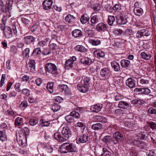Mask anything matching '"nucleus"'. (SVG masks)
Segmentation results:
<instances>
[{
  "label": "nucleus",
  "instance_id": "5701e85b",
  "mask_svg": "<svg viewBox=\"0 0 156 156\" xmlns=\"http://www.w3.org/2000/svg\"><path fill=\"white\" fill-rule=\"evenodd\" d=\"M66 20L69 23L72 24L73 23L76 21V18L73 15L68 14L65 17Z\"/></svg>",
  "mask_w": 156,
  "mask_h": 156
},
{
  "label": "nucleus",
  "instance_id": "13d9d810",
  "mask_svg": "<svg viewBox=\"0 0 156 156\" xmlns=\"http://www.w3.org/2000/svg\"><path fill=\"white\" fill-rule=\"evenodd\" d=\"M59 88L61 89L63 91H65L68 88V86L65 84H60L58 86Z\"/></svg>",
  "mask_w": 156,
  "mask_h": 156
},
{
  "label": "nucleus",
  "instance_id": "aec40b11",
  "mask_svg": "<svg viewBox=\"0 0 156 156\" xmlns=\"http://www.w3.org/2000/svg\"><path fill=\"white\" fill-rule=\"evenodd\" d=\"M77 87L78 90L81 92L86 93L89 90V87L85 85L84 84L82 85L79 84L77 85Z\"/></svg>",
  "mask_w": 156,
  "mask_h": 156
},
{
  "label": "nucleus",
  "instance_id": "2f4dec72",
  "mask_svg": "<svg viewBox=\"0 0 156 156\" xmlns=\"http://www.w3.org/2000/svg\"><path fill=\"white\" fill-rule=\"evenodd\" d=\"M133 12L136 15L138 16H140L143 13V11L142 9L139 8H134Z\"/></svg>",
  "mask_w": 156,
  "mask_h": 156
},
{
  "label": "nucleus",
  "instance_id": "e2e57ef3",
  "mask_svg": "<svg viewBox=\"0 0 156 156\" xmlns=\"http://www.w3.org/2000/svg\"><path fill=\"white\" fill-rule=\"evenodd\" d=\"M51 53V50L48 48L45 49L44 50L42 51V54L44 55H48L50 54Z\"/></svg>",
  "mask_w": 156,
  "mask_h": 156
},
{
  "label": "nucleus",
  "instance_id": "69168bd1",
  "mask_svg": "<svg viewBox=\"0 0 156 156\" xmlns=\"http://www.w3.org/2000/svg\"><path fill=\"white\" fill-rule=\"evenodd\" d=\"M101 6L98 4L94 5L93 7V9L94 11H98L100 10Z\"/></svg>",
  "mask_w": 156,
  "mask_h": 156
},
{
  "label": "nucleus",
  "instance_id": "e433bc0d",
  "mask_svg": "<svg viewBox=\"0 0 156 156\" xmlns=\"http://www.w3.org/2000/svg\"><path fill=\"white\" fill-rule=\"evenodd\" d=\"M51 108L53 112H56L60 109V106L57 104L54 103L51 105Z\"/></svg>",
  "mask_w": 156,
  "mask_h": 156
},
{
  "label": "nucleus",
  "instance_id": "9d476101",
  "mask_svg": "<svg viewBox=\"0 0 156 156\" xmlns=\"http://www.w3.org/2000/svg\"><path fill=\"white\" fill-rule=\"evenodd\" d=\"M53 3L52 0H45L43 1L42 3L43 9L45 10L51 9Z\"/></svg>",
  "mask_w": 156,
  "mask_h": 156
},
{
  "label": "nucleus",
  "instance_id": "f257e3e1",
  "mask_svg": "<svg viewBox=\"0 0 156 156\" xmlns=\"http://www.w3.org/2000/svg\"><path fill=\"white\" fill-rule=\"evenodd\" d=\"M62 147H63L61 149V152L63 153L75 152L78 151L77 145L73 143H65L62 145Z\"/></svg>",
  "mask_w": 156,
  "mask_h": 156
},
{
  "label": "nucleus",
  "instance_id": "a211bd4d",
  "mask_svg": "<svg viewBox=\"0 0 156 156\" xmlns=\"http://www.w3.org/2000/svg\"><path fill=\"white\" fill-rule=\"evenodd\" d=\"M118 106L119 108L123 109H127L129 107V105L127 102L125 101H121L119 102Z\"/></svg>",
  "mask_w": 156,
  "mask_h": 156
},
{
  "label": "nucleus",
  "instance_id": "0eeeda50",
  "mask_svg": "<svg viewBox=\"0 0 156 156\" xmlns=\"http://www.w3.org/2000/svg\"><path fill=\"white\" fill-rule=\"evenodd\" d=\"M80 117L79 113L73 111L70 113V114L66 115L65 117L66 120L69 122H72L74 118H78Z\"/></svg>",
  "mask_w": 156,
  "mask_h": 156
},
{
  "label": "nucleus",
  "instance_id": "052dcab7",
  "mask_svg": "<svg viewBox=\"0 0 156 156\" xmlns=\"http://www.w3.org/2000/svg\"><path fill=\"white\" fill-rule=\"evenodd\" d=\"M20 85L19 83H17L15 85L14 88L17 92H19L21 91L22 90L20 88Z\"/></svg>",
  "mask_w": 156,
  "mask_h": 156
},
{
  "label": "nucleus",
  "instance_id": "c03bdc74",
  "mask_svg": "<svg viewBox=\"0 0 156 156\" xmlns=\"http://www.w3.org/2000/svg\"><path fill=\"white\" fill-rule=\"evenodd\" d=\"M112 8L113 10L117 12H120L122 10L121 5L119 3H117L115 4Z\"/></svg>",
  "mask_w": 156,
  "mask_h": 156
},
{
  "label": "nucleus",
  "instance_id": "72a5a7b5",
  "mask_svg": "<svg viewBox=\"0 0 156 156\" xmlns=\"http://www.w3.org/2000/svg\"><path fill=\"white\" fill-rule=\"evenodd\" d=\"M54 85V83L52 82H49L47 84L46 88L50 93H52L53 92Z\"/></svg>",
  "mask_w": 156,
  "mask_h": 156
},
{
  "label": "nucleus",
  "instance_id": "c756f323",
  "mask_svg": "<svg viewBox=\"0 0 156 156\" xmlns=\"http://www.w3.org/2000/svg\"><path fill=\"white\" fill-rule=\"evenodd\" d=\"M115 16H108V23L110 26H112L115 25Z\"/></svg>",
  "mask_w": 156,
  "mask_h": 156
},
{
  "label": "nucleus",
  "instance_id": "ea45409f",
  "mask_svg": "<svg viewBox=\"0 0 156 156\" xmlns=\"http://www.w3.org/2000/svg\"><path fill=\"white\" fill-rule=\"evenodd\" d=\"M7 17L6 16H4L2 19V23L0 24V28L1 30L3 31L6 29V26H5V23L7 20Z\"/></svg>",
  "mask_w": 156,
  "mask_h": 156
},
{
  "label": "nucleus",
  "instance_id": "2eb2a0df",
  "mask_svg": "<svg viewBox=\"0 0 156 156\" xmlns=\"http://www.w3.org/2000/svg\"><path fill=\"white\" fill-rule=\"evenodd\" d=\"M55 139L60 142H62L66 141L62 134L59 132H56L54 135Z\"/></svg>",
  "mask_w": 156,
  "mask_h": 156
},
{
  "label": "nucleus",
  "instance_id": "ddd939ff",
  "mask_svg": "<svg viewBox=\"0 0 156 156\" xmlns=\"http://www.w3.org/2000/svg\"><path fill=\"white\" fill-rule=\"evenodd\" d=\"M3 33L5 38H9L12 37L13 32L11 27L7 26H6V29Z\"/></svg>",
  "mask_w": 156,
  "mask_h": 156
},
{
  "label": "nucleus",
  "instance_id": "4be33fe9",
  "mask_svg": "<svg viewBox=\"0 0 156 156\" xmlns=\"http://www.w3.org/2000/svg\"><path fill=\"white\" fill-rule=\"evenodd\" d=\"M92 60L89 58L84 57L81 58L80 62L85 65H90L92 63Z\"/></svg>",
  "mask_w": 156,
  "mask_h": 156
},
{
  "label": "nucleus",
  "instance_id": "b1692460",
  "mask_svg": "<svg viewBox=\"0 0 156 156\" xmlns=\"http://www.w3.org/2000/svg\"><path fill=\"white\" fill-rule=\"evenodd\" d=\"M126 85L130 88H133L135 86V83L132 78H128L126 81Z\"/></svg>",
  "mask_w": 156,
  "mask_h": 156
},
{
  "label": "nucleus",
  "instance_id": "79ce46f5",
  "mask_svg": "<svg viewBox=\"0 0 156 156\" xmlns=\"http://www.w3.org/2000/svg\"><path fill=\"white\" fill-rule=\"evenodd\" d=\"M102 151L103 153L101 154V156H110L111 153L108 151L107 149L105 147L103 148Z\"/></svg>",
  "mask_w": 156,
  "mask_h": 156
},
{
  "label": "nucleus",
  "instance_id": "4468645a",
  "mask_svg": "<svg viewBox=\"0 0 156 156\" xmlns=\"http://www.w3.org/2000/svg\"><path fill=\"white\" fill-rule=\"evenodd\" d=\"M19 132V136L20 138L21 137V135L22 136L25 138L24 140H26L27 136L29 133V129L27 127H25L21 129Z\"/></svg>",
  "mask_w": 156,
  "mask_h": 156
},
{
  "label": "nucleus",
  "instance_id": "864d4df0",
  "mask_svg": "<svg viewBox=\"0 0 156 156\" xmlns=\"http://www.w3.org/2000/svg\"><path fill=\"white\" fill-rule=\"evenodd\" d=\"M123 31L122 30L119 29H115L113 31V33L118 35H120L122 34Z\"/></svg>",
  "mask_w": 156,
  "mask_h": 156
},
{
  "label": "nucleus",
  "instance_id": "bf43d9fd",
  "mask_svg": "<svg viewBox=\"0 0 156 156\" xmlns=\"http://www.w3.org/2000/svg\"><path fill=\"white\" fill-rule=\"evenodd\" d=\"M105 9L108 12H110L112 11L113 8L109 5L107 4L105 6Z\"/></svg>",
  "mask_w": 156,
  "mask_h": 156
},
{
  "label": "nucleus",
  "instance_id": "3c124183",
  "mask_svg": "<svg viewBox=\"0 0 156 156\" xmlns=\"http://www.w3.org/2000/svg\"><path fill=\"white\" fill-rule=\"evenodd\" d=\"M76 127H80L83 130L85 129L86 127L85 125V124L82 122H79L75 125Z\"/></svg>",
  "mask_w": 156,
  "mask_h": 156
},
{
  "label": "nucleus",
  "instance_id": "1a4fd4ad",
  "mask_svg": "<svg viewBox=\"0 0 156 156\" xmlns=\"http://www.w3.org/2000/svg\"><path fill=\"white\" fill-rule=\"evenodd\" d=\"M100 75L104 79H108L111 74V71L108 68H104L100 71Z\"/></svg>",
  "mask_w": 156,
  "mask_h": 156
},
{
  "label": "nucleus",
  "instance_id": "a19ab883",
  "mask_svg": "<svg viewBox=\"0 0 156 156\" xmlns=\"http://www.w3.org/2000/svg\"><path fill=\"white\" fill-rule=\"evenodd\" d=\"M75 48L76 50L81 52H86L87 51V49L82 45H77Z\"/></svg>",
  "mask_w": 156,
  "mask_h": 156
},
{
  "label": "nucleus",
  "instance_id": "49530a36",
  "mask_svg": "<svg viewBox=\"0 0 156 156\" xmlns=\"http://www.w3.org/2000/svg\"><path fill=\"white\" fill-rule=\"evenodd\" d=\"M38 122V120L37 119L31 118L29 120V123L30 125L34 126Z\"/></svg>",
  "mask_w": 156,
  "mask_h": 156
},
{
  "label": "nucleus",
  "instance_id": "09e8293b",
  "mask_svg": "<svg viewBox=\"0 0 156 156\" xmlns=\"http://www.w3.org/2000/svg\"><path fill=\"white\" fill-rule=\"evenodd\" d=\"M30 52V49L27 48L25 49L22 52L23 55L26 58L29 57V53Z\"/></svg>",
  "mask_w": 156,
  "mask_h": 156
},
{
  "label": "nucleus",
  "instance_id": "0e129e2a",
  "mask_svg": "<svg viewBox=\"0 0 156 156\" xmlns=\"http://www.w3.org/2000/svg\"><path fill=\"white\" fill-rule=\"evenodd\" d=\"M141 31L143 36H145L147 37L150 35V34L148 33V30H147L144 29L141 30Z\"/></svg>",
  "mask_w": 156,
  "mask_h": 156
},
{
  "label": "nucleus",
  "instance_id": "9b49d317",
  "mask_svg": "<svg viewBox=\"0 0 156 156\" xmlns=\"http://www.w3.org/2000/svg\"><path fill=\"white\" fill-rule=\"evenodd\" d=\"M135 93L138 94H148L150 93L151 91L149 89L147 88H136L134 90Z\"/></svg>",
  "mask_w": 156,
  "mask_h": 156
},
{
  "label": "nucleus",
  "instance_id": "5fc2aeb1",
  "mask_svg": "<svg viewBox=\"0 0 156 156\" xmlns=\"http://www.w3.org/2000/svg\"><path fill=\"white\" fill-rule=\"evenodd\" d=\"M49 47L50 49L52 50H55L57 48L56 44L55 43H51V41L49 42Z\"/></svg>",
  "mask_w": 156,
  "mask_h": 156
},
{
  "label": "nucleus",
  "instance_id": "7c9ffc66",
  "mask_svg": "<svg viewBox=\"0 0 156 156\" xmlns=\"http://www.w3.org/2000/svg\"><path fill=\"white\" fill-rule=\"evenodd\" d=\"M23 119L21 117H18L15 120V124L16 126H22L23 124Z\"/></svg>",
  "mask_w": 156,
  "mask_h": 156
},
{
  "label": "nucleus",
  "instance_id": "dca6fc26",
  "mask_svg": "<svg viewBox=\"0 0 156 156\" xmlns=\"http://www.w3.org/2000/svg\"><path fill=\"white\" fill-rule=\"evenodd\" d=\"M103 107L101 104H97L91 107L90 110L93 112L98 113L100 112Z\"/></svg>",
  "mask_w": 156,
  "mask_h": 156
},
{
  "label": "nucleus",
  "instance_id": "423d86ee",
  "mask_svg": "<svg viewBox=\"0 0 156 156\" xmlns=\"http://www.w3.org/2000/svg\"><path fill=\"white\" fill-rule=\"evenodd\" d=\"M62 134L66 141L69 139L72 136L71 129L68 126L63 127L62 130Z\"/></svg>",
  "mask_w": 156,
  "mask_h": 156
},
{
  "label": "nucleus",
  "instance_id": "c9c22d12",
  "mask_svg": "<svg viewBox=\"0 0 156 156\" xmlns=\"http://www.w3.org/2000/svg\"><path fill=\"white\" fill-rule=\"evenodd\" d=\"M89 42L93 45L97 46L100 44L101 43V41L98 39L94 40L89 39Z\"/></svg>",
  "mask_w": 156,
  "mask_h": 156
},
{
  "label": "nucleus",
  "instance_id": "774afa93",
  "mask_svg": "<svg viewBox=\"0 0 156 156\" xmlns=\"http://www.w3.org/2000/svg\"><path fill=\"white\" fill-rule=\"evenodd\" d=\"M102 140L104 142L108 143L110 140V136H105L102 139Z\"/></svg>",
  "mask_w": 156,
  "mask_h": 156
},
{
  "label": "nucleus",
  "instance_id": "338daca9",
  "mask_svg": "<svg viewBox=\"0 0 156 156\" xmlns=\"http://www.w3.org/2000/svg\"><path fill=\"white\" fill-rule=\"evenodd\" d=\"M5 74H3L2 75L1 79L0 81V87H2L3 84L4 83V82L5 80Z\"/></svg>",
  "mask_w": 156,
  "mask_h": 156
},
{
  "label": "nucleus",
  "instance_id": "6e6d98bb",
  "mask_svg": "<svg viewBox=\"0 0 156 156\" xmlns=\"http://www.w3.org/2000/svg\"><path fill=\"white\" fill-rule=\"evenodd\" d=\"M22 94L26 96H28L30 94V90L24 88L21 91Z\"/></svg>",
  "mask_w": 156,
  "mask_h": 156
},
{
  "label": "nucleus",
  "instance_id": "f03ea898",
  "mask_svg": "<svg viewBox=\"0 0 156 156\" xmlns=\"http://www.w3.org/2000/svg\"><path fill=\"white\" fill-rule=\"evenodd\" d=\"M45 69L46 73L51 74L55 76L58 75L57 66L54 63L50 62L46 63L45 65Z\"/></svg>",
  "mask_w": 156,
  "mask_h": 156
},
{
  "label": "nucleus",
  "instance_id": "473e14b6",
  "mask_svg": "<svg viewBox=\"0 0 156 156\" xmlns=\"http://www.w3.org/2000/svg\"><path fill=\"white\" fill-rule=\"evenodd\" d=\"M102 128V125L99 123H97L92 125L91 129L95 130H98L101 129Z\"/></svg>",
  "mask_w": 156,
  "mask_h": 156
},
{
  "label": "nucleus",
  "instance_id": "de8ad7c7",
  "mask_svg": "<svg viewBox=\"0 0 156 156\" xmlns=\"http://www.w3.org/2000/svg\"><path fill=\"white\" fill-rule=\"evenodd\" d=\"M40 123L42 126H47L50 124V122L46 121L44 119H41L40 120Z\"/></svg>",
  "mask_w": 156,
  "mask_h": 156
},
{
  "label": "nucleus",
  "instance_id": "f8f14e48",
  "mask_svg": "<svg viewBox=\"0 0 156 156\" xmlns=\"http://www.w3.org/2000/svg\"><path fill=\"white\" fill-rule=\"evenodd\" d=\"M108 26L107 24L102 23H101L98 24L96 26V29L99 32H105L107 30Z\"/></svg>",
  "mask_w": 156,
  "mask_h": 156
},
{
  "label": "nucleus",
  "instance_id": "4c0bfd02",
  "mask_svg": "<svg viewBox=\"0 0 156 156\" xmlns=\"http://www.w3.org/2000/svg\"><path fill=\"white\" fill-rule=\"evenodd\" d=\"M41 53H42V51H41L40 48H37L34 50L32 53V55L33 56H35V55H37L39 56Z\"/></svg>",
  "mask_w": 156,
  "mask_h": 156
},
{
  "label": "nucleus",
  "instance_id": "8fccbe9b",
  "mask_svg": "<svg viewBox=\"0 0 156 156\" xmlns=\"http://www.w3.org/2000/svg\"><path fill=\"white\" fill-rule=\"evenodd\" d=\"M133 103L134 104H139L140 105H142L145 103V101L142 100L140 99H135L132 101Z\"/></svg>",
  "mask_w": 156,
  "mask_h": 156
},
{
  "label": "nucleus",
  "instance_id": "58836bf2",
  "mask_svg": "<svg viewBox=\"0 0 156 156\" xmlns=\"http://www.w3.org/2000/svg\"><path fill=\"white\" fill-rule=\"evenodd\" d=\"M139 81L141 86H143L149 83V81L143 78H138V81Z\"/></svg>",
  "mask_w": 156,
  "mask_h": 156
},
{
  "label": "nucleus",
  "instance_id": "39448f33",
  "mask_svg": "<svg viewBox=\"0 0 156 156\" xmlns=\"http://www.w3.org/2000/svg\"><path fill=\"white\" fill-rule=\"evenodd\" d=\"M76 135L77 136L76 140L77 144L85 143L88 141L89 138L87 135L84 134H80L78 132H77Z\"/></svg>",
  "mask_w": 156,
  "mask_h": 156
},
{
  "label": "nucleus",
  "instance_id": "a878e982",
  "mask_svg": "<svg viewBox=\"0 0 156 156\" xmlns=\"http://www.w3.org/2000/svg\"><path fill=\"white\" fill-rule=\"evenodd\" d=\"M84 84L89 87L93 85L92 80L90 77L86 76L83 79Z\"/></svg>",
  "mask_w": 156,
  "mask_h": 156
},
{
  "label": "nucleus",
  "instance_id": "393cba45",
  "mask_svg": "<svg viewBox=\"0 0 156 156\" xmlns=\"http://www.w3.org/2000/svg\"><path fill=\"white\" fill-rule=\"evenodd\" d=\"M99 16L97 15L92 16L90 18L91 25L94 26L95 25L99 22Z\"/></svg>",
  "mask_w": 156,
  "mask_h": 156
},
{
  "label": "nucleus",
  "instance_id": "680f3d73",
  "mask_svg": "<svg viewBox=\"0 0 156 156\" xmlns=\"http://www.w3.org/2000/svg\"><path fill=\"white\" fill-rule=\"evenodd\" d=\"M17 49L16 47L14 46H12L11 48L10 51L13 55L16 54Z\"/></svg>",
  "mask_w": 156,
  "mask_h": 156
},
{
  "label": "nucleus",
  "instance_id": "4d7b16f0",
  "mask_svg": "<svg viewBox=\"0 0 156 156\" xmlns=\"http://www.w3.org/2000/svg\"><path fill=\"white\" fill-rule=\"evenodd\" d=\"M27 106V102L26 101H23L21 103L20 105V107L22 109H24L26 108Z\"/></svg>",
  "mask_w": 156,
  "mask_h": 156
},
{
  "label": "nucleus",
  "instance_id": "cd10ccee",
  "mask_svg": "<svg viewBox=\"0 0 156 156\" xmlns=\"http://www.w3.org/2000/svg\"><path fill=\"white\" fill-rule=\"evenodd\" d=\"M89 18L87 14H84L82 15L80 18V21L81 23L84 24L89 21Z\"/></svg>",
  "mask_w": 156,
  "mask_h": 156
},
{
  "label": "nucleus",
  "instance_id": "7ed1b4c3",
  "mask_svg": "<svg viewBox=\"0 0 156 156\" xmlns=\"http://www.w3.org/2000/svg\"><path fill=\"white\" fill-rule=\"evenodd\" d=\"M111 140L114 144H120L124 141L123 135L119 132H116L113 134V138Z\"/></svg>",
  "mask_w": 156,
  "mask_h": 156
},
{
  "label": "nucleus",
  "instance_id": "603ef678",
  "mask_svg": "<svg viewBox=\"0 0 156 156\" xmlns=\"http://www.w3.org/2000/svg\"><path fill=\"white\" fill-rule=\"evenodd\" d=\"M139 147L143 149H145L146 148V145L145 143L142 141H140L137 144Z\"/></svg>",
  "mask_w": 156,
  "mask_h": 156
},
{
  "label": "nucleus",
  "instance_id": "bb28decb",
  "mask_svg": "<svg viewBox=\"0 0 156 156\" xmlns=\"http://www.w3.org/2000/svg\"><path fill=\"white\" fill-rule=\"evenodd\" d=\"M72 35L75 38L79 37L82 35V31L79 29H75L72 32Z\"/></svg>",
  "mask_w": 156,
  "mask_h": 156
},
{
  "label": "nucleus",
  "instance_id": "a18cd8bd",
  "mask_svg": "<svg viewBox=\"0 0 156 156\" xmlns=\"http://www.w3.org/2000/svg\"><path fill=\"white\" fill-rule=\"evenodd\" d=\"M148 126L152 130H156V123L153 122H149L148 123Z\"/></svg>",
  "mask_w": 156,
  "mask_h": 156
},
{
  "label": "nucleus",
  "instance_id": "412c9836",
  "mask_svg": "<svg viewBox=\"0 0 156 156\" xmlns=\"http://www.w3.org/2000/svg\"><path fill=\"white\" fill-rule=\"evenodd\" d=\"M35 62L34 60H30L27 65V67L31 71H33L35 68Z\"/></svg>",
  "mask_w": 156,
  "mask_h": 156
},
{
  "label": "nucleus",
  "instance_id": "37998d69",
  "mask_svg": "<svg viewBox=\"0 0 156 156\" xmlns=\"http://www.w3.org/2000/svg\"><path fill=\"white\" fill-rule=\"evenodd\" d=\"M141 56L142 58L146 60L150 59L151 57V55L150 54L144 52H142L141 53Z\"/></svg>",
  "mask_w": 156,
  "mask_h": 156
},
{
  "label": "nucleus",
  "instance_id": "c85d7f7f",
  "mask_svg": "<svg viewBox=\"0 0 156 156\" xmlns=\"http://www.w3.org/2000/svg\"><path fill=\"white\" fill-rule=\"evenodd\" d=\"M130 64V61L126 59H122L120 62L121 66L123 68L129 67Z\"/></svg>",
  "mask_w": 156,
  "mask_h": 156
},
{
  "label": "nucleus",
  "instance_id": "6e6552de",
  "mask_svg": "<svg viewBox=\"0 0 156 156\" xmlns=\"http://www.w3.org/2000/svg\"><path fill=\"white\" fill-rule=\"evenodd\" d=\"M76 60V57L75 56H73L66 61L65 63L66 68L69 69L73 68L75 65L74 62Z\"/></svg>",
  "mask_w": 156,
  "mask_h": 156
},
{
  "label": "nucleus",
  "instance_id": "f704fd0d",
  "mask_svg": "<svg viewBox=\"0 0 156 156\" xmlns=\"http://www.w3.org/2000/svg\"><path fill=\"white\" fill-rule=\"evenodd\" d=\"M95 55L99 56L100 57H104L105 55V52L100 49L97 50L94 52Z\"/></svg>",
  "mask_w": 156,
  "mask_h": 156
},
{
  "label": "nucleus",
  "instance_id": "20e7f679",
  "mask_svg": "<svg viewBox=\"0 0 156 156\" xmlns=\"http://www.w3.org/2000/svg\"><path fill=\"white\" fill-rule=\"evenodd\" d=\"M116 23L119 25L125 24L130 21L128 16L124 14L117 15L116 16Z\"/></svg>",
  "mask_w": 156,
  "mask_h": 156
},
{
  "label": "nucleus",
  "instance_id": "f3484780",
  "mask_svg": "<svg viewBox=\"0 0 156 156\" xmlns=\"http://www.w3.org/2000/svg\"><path fill=\"white\" fill-rule=\"evenodd\" d=\"M111 66L114 71L116 72H120L121 67L119 64L116 61H114L111 62Z\"/></svg>",
  "mask_w": 156,
  "mask_h": 156
},
{
  "label": "nucleus",
  "instance_id": "6ab92c4d",
  "mask_svg": "<svg viewBox=\"0 0 156 156\" xmlns=\"http://www.w3.org/2000/svg\"><path fill=\"white\" fill-rule=\"evenodd\" d=\"M24 41L27 44H33L35 41V38L32 36H27L24 38Z\"/></svg>",
  "mask_w": 156,
  "mask_h": 156
}]
</instances>
